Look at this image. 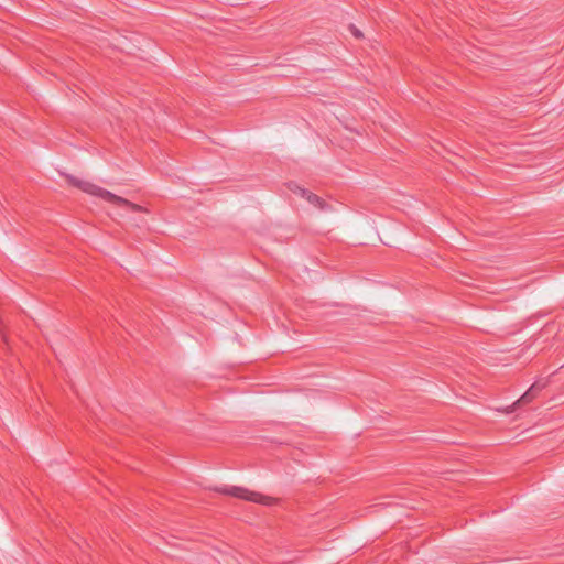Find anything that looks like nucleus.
Listing matches in <instances>:
<instances>
[{
	"label": "nucleus",
	"mask_w": 564,
	"mask_h": 564,
	"mask_svg": "<svg viewBox=\"0 0 564 564\" xmlns=\"http://www.w3.org/2000/svg\"><path fill=\"white\" fill-rule=\"evenodd\" d=\"M65 178L69 185L75 186V187L79 188L80 191H83L84 193H87L89 195L100 197L104 200L111 203L118 207H122V208H124L129 212H133V213L145 212V209L142 206L131 203L128 199L120 197V196H118V195L96 185V184H93L88 181L79 180L69 174L65 175Z\"/></svg>",
	"instance_id": "1"
},
{
	"label": "nucleus",
	"mask_w": 564,
	"mask_h": 564,
	"mask_svg": "<svg viewBox=\"0 0 564 564\" xmlns=\"http://www.w3.org/2000/svg\"><path fill=\"white\" fill-rule=\"evenodd\" d=\"M217 491L224 495H228L238 499H242L246 501H251L264 506H271L275 503V499L269 496H264L257 491H251L243 487L238 486H224L221 488H217Z\"/></svg>",
	"instance_id": "2"
},
{
	"label": "nucleus",
	"mask_w": 564,
	"mask_h": 564,
	"mask_svg": "<svg viewBox=\"0 0 564 564\" xmlns=\"http://www.w3.org/2000/svg\"><path fill=\"white\" fill-rule=\"evenodd\" d=\"M545 384L544 383H539V382H534L529 389L528 391L518 400L513 403V405L511 408H509L506 412L507 413H511L514 408L521 405V404H527V403H530L531 401H533L536 395L544 389Z\"/></svg>",
	"instance_id": "3"
},
{
	"label": "nucleus",
	"mask_w": 564,
	"mask_h": 564,
	"mask_svg": "<svg viewBox=\"0 0 564 564\" xmlns=\"http://www.w3.org/2000/svg\"><path fill=\"white\" fill-rule=\"evenodd\" d=\"M545 384L544 383H539V382H534L529 389L528 391L518 400L513 403V405L511 408H509L506 412L507 413H511L514 408L521 405V404H527V403H530L531 401H533L536 395L544 389Z\"/></svg>",
	"instance_id": "4"
},
{
	"label": "nucleus",
	"mask_w": 564,
	"mask_h": 564,
	"mask_svg": "<svg viewBox=\"0 0 564 564\" xmlns=\"http://www.w3.org/2000/svg\"><path fill=\"white\" fill-rule=\"evenodd\" d=\"M545 384L544 383H539V382H534L529 389L528 391L518 400L513 403V405L511 408H509L506 412L507 413H511L514 408L521 405V404H527V403H530L531 401H533L536 395L544 389Z\"/></svg>",
	"instance_id": "5"
},
{
	"label": "nucleus",
	"mask_w": 564,
	"mask_h": 564,
	"mask_svg": "<svg viewBox=\"0 0 564 564\" xmlns=\"http://www.w3.org/2000/svg\"><path fill=\"white\" fill-rule=\"evenodd\" d=\"M289 189L292 191L295 194L301 195L308 203H311L312 205H314L316 207H319L321 209H323L324 206H325V203H324V200L321 197H318L317 195H315V194L308 192L307 189L299 186L297 184H294V183L289 184Z\"/></svg>",
	"instance_id": "6"
},
{
	"label": "nucleus",
	"mask_w": 564,
	"mask_h": 564,
	"mask_svg": "<svg viewBox=\"0 0 564 564\" xmlns=\"http://www.w3.org/2000/svg\"><path fill=\"white\" fill-rule=\"evenodd\" d=\"M351 30H352V34L356 36V37H361L362 34L359 30H357L355 26L351 25Z\"/></svg>",
	"instance_id": "7"
}]
</instances>
